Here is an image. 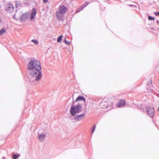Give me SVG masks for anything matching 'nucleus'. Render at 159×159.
<instances>
[{"label":"nucleus","mask_w":159,"mask_h":159,"mask_svg":"<svg viewBox=\"0 0 159 159\" xmlns=\"http://www.w3.org/2000/svg\"><path fill=\"white\" fill-rule=\"evenodd\" d=\"M82 106L80 104L72 106L70 109V114L72 116H75L76 115L80 113L82 111Z\"/></svg>","instance_id":"f03ea898"},{"label":"nucleus","mask_w":159,"mask_h":159,"mask_svg":"<svg viewBox=\"0 0 159 159\" xmlns=\"http://www.w3.org/2000/svg\"><path fill=\"white\" fill-rule=\"evenodd\" d=\"M64 41H65V43L66 45H70V42L67 41L66 40V39H65L64 40Z\"/></svg>","instance_id":"412c9836"},{"label":"nucleus","mask_w":159,"mask_h":159,"mask_svg":"<svg viewBox=\"0 0 159 159\" xmlns=\"http://www.w3.org/2000/svg\"><path fill=\"white\" fill-rule=\"evenodd\" d=\"M5 30L4 28H2L0 31V35H2L3 33L5 32Z\"/></svg>","instance_id":"dca6fc26"},{"label":"nucleus","mask_w":159,"mask_h":159,"mask_svg":"<svg viewBox=\"0 0 159 159\" xmlns=\"http://www.w3.org/2000/svg\"><path fill=\"white\" fill-rule=\"evenodd\" d=\"M129 6L130 7H132V6H134V7H136V6H135L133 5H131V4L130 5H129Z\"/></svg>","instance_id":"cd10ccee"},{"label":"nucleus","mask_w":159,"mask_h":159,"mask_svg":"<svg viewBox=\"0 0 159 159\" xmlns=\"http://www.w3.org/2000/svg\"><path fill=\"white\" fill-rule=\"evenodd\" d=\"M5 11L8 13H11L14 11V7L11 3H8L6 5Z\"/></svg>","instance_id":"7ed1b4c3"},{"label":"nucleus","mask_w":159,"mask_h":159,"mask_svg":"<svg viewBox=\"0 0 159 159\" xmlns=\"http://www.w3.org/2000/svg\"><path fill=\"white\" fill-rule=\"evenodd\" d=\"M85 116L84 114H82L77 115L74 118L75 120L77 121H80L83 120Z\"/></svg>","instance_id":"423d86ee"},{"label":"nucleus","mask_w":159,"mask_h":159,"mask_svg":"<svg viewBox=\"0 0 159 159\" xmlns=\"http://www.w3.org/2000/svg\"><path fill=\"white\" fill-rule=\"evenodd\" d=\"M148 19L149 20H154L155 18H154V17H153L151 16H149L148 17Z\"/></svg>","instance_id":"aec40b11"},{"label":"nucleus","mask_w":159,"mask_h":159,"mask_svg":"<svg viewBox=\"0 0 159 159\" xmlns=\"http://www.w3.org/2000/svg\"><path fill=\"white\" fill-rule=\"evenodd\" d=\"M28 78L30 82L36 85L41 80L42 74L41 63L39 61L31 59L27 65Z\"/></svg>","instance_id":"f257e3e1"},{"label":"nucleus","mask_w":159,"mask_h":159,"mask_svg":"<svg viewBox=\"0 0 159 159\" xmlns=\"http://www.w3.org/2000/svg\"><path fill=\"white\" fill-rule=\"evenodd\" d=\"M154 13L156 15V16H157L158 15H159V12H155Z\"/></svg>","instance_id":"a878e982"},{"label":"nucleus","mask_w":159,"mask_h":159,"mask_svg":"<svg viewBox=\"0 0 159 159\" xmlns=\"http://www.w3.org/2000/svg\"><path fill=\"white\" fill-rule=\"evenodd\" d=\"M157 23H158V24L159 23V21L158 20H157Z\"/></svg>","instance_id":"c85d7f7f"},{"label":"nucleus","mask_w":159,"mask_h":159,"mask_svg":"<svg viewBox=\"0 0 159 159\" xmlns=\"http://www.w3.org/2000/svg\"><path fill=\"white\" fill-rule=\"evenodd\" d=\"M65 14L57 11L56 12V17L57 19L59 21H61L63 20Z\"/></svg>","instance_id":"39448f33"},{"label":"nucleus","mask_w":159,"mask_h":159,"mask_svg":"<svg viewBox=\"0 0 159 159\" xmlns=\"http://www.w3.org/2000/svg\"><path fill=\"white\" fill-rule=\"evenodd\" d=\"M105 107H106V108H107V106H106Z\"/></svg>","instance_id":"7c9ffc66"},{"label":"nucleus","mask_w":159,"mask_h":159,"mask_svg":"<svg viewBox=\"0 0 159 159\" xmlns=\"http://www.w3.org/2000/svg\"><path fill=\"white\" fill-rule=\"evenodd\" d=\"M79 8H80L81 10H82L84 8L83 7V6L81 5Z\"/></svg>","instance_id":"b1692460"},{"label":"nucleus","mask_w":159,"mask_h":159,"mask_svg":"<svg viewBox=\"0 0 159 159\" xmlns=\"http://www.w3.org/2000/svg\"><path fill=\"white\" fill-rule=\"evenodd\" d=\"M31 42L36 45H37L38 44V41L36 39H32L31 40Z\"/></svg>","instance_id":"2eb2a0df"},{"label":"nucleus","mask_w":159,"mask_h":159,"mask_svg":"<svg viewBox=\"0 0 159 159\" xmlns=\"http://www.w3.org/2000/svg\"><path fill=\"white\" fill-rule=\"evenodd\" d=\"M147 112L150 117H152L154 115V108L150 106L148 107L146 109Z\"/></svg>","instance_id":"20e7f679"},{"label":"nucleus","mask_w":159,"mask_h":159,"mask_svg":"<svg viewBox=\"0 0 159 159\" xmlns=\"http://www.w3.org/2000/svg\"><path fill=\"white\" fill-rule=\"evenodd\" d=\"M13 18L15 19H16V15L15 14L13 16Z\"/></svg>","instance_id":"bb28decb"},{"label":"nucleus","mask_w":159,"mask_h":159,"mask_svg":"<svg viewBox=\"0 0 159 159\" xmlns=\"http://www.w3.org/2000/svg\"><path fill=\"white\" fill-rule=\"evenodd\" d=\"M96 127V126L95 125H94L93 126V128H92V130H91V133L92 134L93 133V132L95 129Z\"/></svg>","instance_id":"a211bd4d"},{"label":"nucleus","mask_w":159,"mask_h":159,"mask_svg":"<svg viewBox=\"0 0 159 159\" xmlns=\"http://www.w3.org/2000/svg\"><path fill=\"white\" fill-rule=\"evenodd\" d=\"M152 83V82L151 80H150L148 82L147 85H148L151 84Z\"/></svg>","instance_id":"4be33fe9"},{"label":"nucleus","mask_w":159,"mask_h":159,"mask_svg":"<svg viewBox=\"0 0 159 159\" xmlns=\"http://www.w3.org/2000/svg\"><path fill=\"white\" fill-rule=\"evenodd\" d=\"M103 103V102H102L101 103V104H102Z\"/></svg>","instance_id":"c756f323"},{"label":"nucleus","mask_w":159,"mask_h":159,"mask_svg":"<svg viewBox=\"0 0 159 159\" xmlns=\"http://www.w3.org/2000/svg\"><path fill=\"white\" fill-rule=\"evenodd\" d=\"M89 3V2H86L82 5L84 7H85L88 5Z\"/></svg>","instance_id":"6ab92c4d"},{"label":"nucleus","mask_w":159,"mask_h":159,"mask_svg":"<svg viewBox=\"0 0 159 159\" xmlns=\"http://www.w3.org/2000/svg\"><path fill=\"white\" fill-rule=\"evenodd\" d=\"M16 6L17 8H19L20 7V3L19 2H16Z\"/></svg>","instance_id":"f3484780"},{"label":"nucleus","mask_w":159,"mask_h":159,"mask_svg":"<svg viewBox=\"0 0 159 159\" xmlns=\"http://www.w3.org/2000/svg\"><path fill=\"white\" fill-rule=\"evenodd\" d=\"M38 136L39 141L40 142H43L46 137V135L44 134L38 133Z\"/></svg>","instance_id":"9d476101"},{"label":"nucleus","mask_w":159,"mask_h":159,"mask_svg":"<svg viewBox=\"0 0 159 159\" xmlns=\"http://www.w3.org/2000/svg\"><path fill=\"white\" fill-rule=\"evenodd\" d=\"M62 37L63 36L62 35L59 36L58 38L57 42L59 43L62 40Z\"/></svg>","instance_id":"4468645a"},{"label":"nucleus","mask_w":159,"mask_h":159,"mask_svg":"<svg viewBox=\"0 0 159 159\" xmlns=\"http://www.w3.org/2000/svg\"><path fill=\"white\" fill-rule=\"evenodd\" d=\"M48 0H43V2L44 3H46L48 2Z\"/></svg>","instance_id":"393cba45"},{"label":"nucleus","mask_w":159,"mask_h":159,"mask_svg":"<svg viewBox=\"0 0 159 159\" xmlns=\"http://www.w3.org/2000/svg\"><path fill=\"white\" fill-rule=\"evenodd\" d=\"M67 10V8L64 5H60L59 7V10L57 11L65 14Z\"/></svg>","instance_id":"0eeeda50"},{"label":"nucleus","mask_w":159,"mask_h":159,"mask_svg":"<svg viewBox=\"0 0 159 159\" xmlns=\"http://www.w3.org/2000/svg\"><path fill=\"white\" fill-rule=\"evenodd\" d=\"M20 156L19 154H14L13 156V159H17Z\"/></svg>","instance_id":"ddd939ff"},{"label":"nucleus","mask_w":159,"mask_h":159,"mask_svg":"<svg viewBox=\"0 0 159 159\" xmlns=\"http://www.w3.org/2000/svg\"><path fill=\"white\" fill-rule=\"evenodd\" d=\"M79 100H82L84 101V102H85V98L84 96H79L75 100V102H77V101Z\"/></svg>","instance_id":"f8f14e48"},{"label":"nucleus","mask_w":159,"mask_h":159,"mask_svg":"<svg viewBox=\"0 0 159 159\" xmlns=\"http://www.w3.org/2000/svg\"><path fill=\"white\" fill-rule=\"evenodd\" d=\"M30 17V14L26 13L23 14L20 18V19L22 22L25 21L27 20Z\"/></svg>","instance_id":"6e6552de"},{"label":"nucleus","mask_w":159,"mask_h":159,"mask_svg":"<svg viewBox=\"0 0 159 159\" xmlns=\"http://www.w3.org/2000/svg\"><path fill=\"white\" fill-rule=\"evenodd\" d=\"M81 11V9H80V8L79 7V8L77 9V10L76 11V13L79 12H80V11Z\"/></svg>","instance_id":"5701e85b"},{"label":"nucleus","mask_w":159,"mask_h":159,"mask_svg":"<svg viewBox=\"0 0 159 159\" xmlns=\"http://www.w3.org/2000/svg\"><path fill=\"white\" fill-rule=\"evenodd\" d=\"M125 104L126 102L125 100L121 99L117 103V106L119 107H123L125 105Z\"/></svg>","instance_id":"1a4fd4ad"},{"label":"nucleus","mask_w":159,"mask_h":159,"mask_svg":"<svg viewBox=\"0 0 159 159\" xmlns=\"http://www.w3.org/2000/svg\"><path fill=\"white\" fill-rule=\"evenodd\" d=\"M36 14V10L33 8L31 12L30 19L32 20Z\"/></svg>","instance_id":"9b49d317"}]
</instances>
